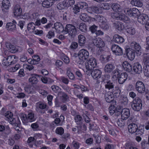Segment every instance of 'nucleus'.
<instances>
[{
  "label": "nucleus",
  "mask_w": 149,
  "mask_h": 149,
  "mask_svg": "<svg viewBox=\"0 0 149 149\" xmlns=\"http://www.w3.org/2000/svg\"><path fill=\"white\" fill-rule=\"evenodd\" d=\"M100 25L101 28L104 30H108L109 29V26L106 23L105 20L104 21V22L100 24Z\"/></svg>",
  "instance_id": "obj_54"
},
{
  "label": "nucleus",
  "mask_w": 149,
  "mask_h": 149,
  "mask_svg": "<svg viewBox=\"0 0 149 149\" xmlns=\"http://www.w3.org/2000/svg\"><path fill=\"white\" fill-rule=\"evenodd\" d=\"M138 22L142 24H144L147 22L149 19V17L147 15L145 14H140L137 17Z\"/></svg>",
  "instance_id": "obj_10"
},
{
  "label": "nucleus",
  "mask_w": 149,
  "mask_h": 149,
  "mask_svg": "<svg viewBox=\"0 0 149 149\" xmlns=\"http://www.w3.org/2000/svg\"><path fill=\"white\" fill-rule=\"evenodd\" d=\"M8 61V60L7 56H6L2 60V64L4 66H8L10 65Z\"/></svg>",
  "instance_id": "obj_62"
},
{
  "label": "nucleus",
  "mask_w": 149,
  "mask_h": 149,
  "mask_svg": "<svg viewBox=\"0 0 149 149\" xmlns=\"http://www.w3.org/2000/svg\"><path fill=\"white\" fill-rule=\"evenodd\" d=\"M6 46L9 51L12 53L20 52L22 50L21 47L18 46L13 45L10 43H7L6 44Z\"/></svg>",
  "instance_id": "obj_8"
},
{
  "label": "nucleus",
  "mask_w": 149,
  "mask_h": 149,
  "mask_svg": "<svg viewBox=\"0 0 149 149\" xmlns=\"http://www.w3.org/2000/svg\"><path fill=\"white\" fill-rule=\"evenodd\" d=\"M77 4L80 9H86L88 8V4L84 2H80L78 3Z\"/></svg>",
  "instance_id": "obj_43"
},
{
  "label": "nucleus",
  "mask_w": 149,
  "mask_h": 149,
  "mask_svg": "<svg viewBox=\"0 0 149 149\" xmlns=\"http://www.w3.org/2000/svg\"><path fill=\"white\" fill-rule=\"evenodd\" d=\"M134 143L132 142H128L125 145V147L126 149H130L133 145Z\"/></svg>",
  "instance_id": "obj_64"
},
{
  "label": "nucleus",
  "mask_w": 149,
  "mask_h": 149,
  "mask_svg": "<svg viewBox=\"0 0 149 149\" xmlns=\"http://www.w3.org/2000/svg\"><path fill=\"white\" fill-rule=\"evenodd\" d=\"M111 48L113 52L116 55L120 56L123 54L122 49L117 45H113Z\"/></svg>",
  "instance_id": "obj_12"
},
{
  "label": "nucleus",
  "mask_w": 149,
  "mask_h": 149,
  "mask_svg": "<svg viewBox=\"0 0 149 149\" xmlns=\"http://www.w3.org/2000/svg\"><path fill=\"white\" fill-rule=\"evenodd\" d=\"M77 56H78L79 59L80 60V61H79V63L81 64L83 63L84 61L87 60L88 58L89 53L87 50L82 49L79 51L78 54L74 53L73 56L76 57Z\"/></svg>",
  "instance_id": "obj_1"
},
{
  "label": "nucleus",
  "mask_w": 149,
  "mask_h": 149,
  "mask_svg": "<svg viewBox=\"0 0 149 149\" xmlns=\"http://www.w3.org/2000/svg\"><path fill=\"white\" fill-rule=\"evenodd\" d=\"M6 27L7 30L10 31L15 30L16 29V25L11 22L7 23Z\"/></svg>",
  "instance_id": "obj_35"
},
{
  "label": "nucleus",
  "mask_w": 149,
  "mask_h": 149,
  "mask_svg": "<svg viewBox=\"0 0 149 149\" xmlns=\"http://www.w3.org/2000/svg\"><path fill=\"white\" fill-rule=\"evenodd\" d=\"M97 26L95 25L91 26L89 29L93 34H95L97 31Z\"/></svg>",
  "instance_id": "obj_60"
},
{
  "label": "nucleus",
  "mask_w": 149,
  "mask_h": 149,
  "mask_svg": "<svg viewBox=\"0 0 149 149\" xmlns=\"http://www.w3.org/2000/svg\"><path fill=\"white\" fill-rule=\"evenodd\" d=\"M111 7L112 9L116 12H120L121 10V8L120 6L117 3L113 4Z\"/></svg>",
  "instance_id": "obj_39"
},
{
  "label": "nucleus",
  "mask_w": 149,
  "mask_h": 149,
  "mask_svg": "<svg viewBox=\"0 0 149 149\" xmlns=\"http://www.w3.org/2000/svg\"><path fill=\"white\" fill-rule=\"evenodd\" d=\"M97 62L96 59L93 57L90 58L87 63H86L85 66L86 69L88 71L92 70L97 66Z\"/></svg>",
  "instance_id": "obj_6"
},
{
  "label": "nucleus",
  "mask_w": 149,
  "mask_h": 149,
  "mask_svg": "<svg viewBox=\"0 0 149 149\" xmlns=\"http://www.w3.org/2000/svg\"><path fill=\"white\" fill-rule=\"evenodd\" d=\"M55 132L57 134L62 135L64 133V130L61 127H58L56 130Z\"/></svg>",
  "instance_id": "obj_49"
},
{
  "label": "nucleus",
  "mask_w": 149,
  "mask_h": 149,
  "mask_svg": "<svg viewBox=\"0 0 149 149\" xmlns=\"http://www.w3.org/2000/svg\"><path fill=\"white\" fill-rule=\"evenodd\" d=\"M126 31L127 33L130 35H133L135 33V29L133 27H128L126 29Z\"/></svg>",
  "instance_id": "obj_53"
},
{
  "label": "nucleus",
  "mask_w": 149,
  "mask_h": 149,
  "mask_svg": "<svg viewBox=\"0 0 149 149\" xmlns=\"http://www.w3.org/2000/svg\"><path fill=\"white\" fill-rule=\"evenodd\" d=\"M78 38L79 45L81 46L85 45L86 42L85 37L82 35L80 34L78 36Z\"/></svg>",
  "instance_id": "obj_32"
},
{
  "label": "nucleus",
  "mask_w": 149,
  "mask_h": 149,
  "mask_svg": "<svg viewBox=\"0 0 149 149\" xmlns=\"http://www.w3.org/2000/svg\"><path fill=\"white\" fill-rule=\"evenodd\" d=\"M101 78L100 79V82L102 83H103L104 84L106 83V82L109 81V80L110 78V76L108 74H104L101 76Z\"/></svg>",
  "instance_id": "obj_36"
},
{
  "label": "nucleus",
  "mask_w": 149,
  "mask_h": 149,
  "mask_svg": "<svg viewBox=\"0 0 149 149\" xmlns=\"http://www.w3.org/2000/svg\"><path fill=\"white\" fill-rule=\"evenodd\" d=\"M117 109V108H116L113 105L110 106L109 108L110 114L111 115H113L114 113H115V110H116Z\"/></svg>",
  "instance_id": "obj_57"
},
{
  "label": "nucleus",
  "mask_w": 149,
  "mask_h": 149,
  "mask_svg": "<svg viewBox=\"0 0 149 149\" xmlns=\"http://www.w3.org/2000/svg\"><path fill=\"white\" fill-rule=\"evenodd\" d=\"M128 128L129 132L132 134H133L136 131V129L138 128V126L136 124L131 123L128 125Z\"/></svg>",
  "instance_id": "obj_29"
},
{
  "label": "nucleus",
  "mask_w": 149,
  "mask_h": 149,
  "mask_svg": "<svg viewBox=\"0 0 149 149\" xmlns=\"http://www.w3.org/2000/svg\"><path fill=\"white\" fill-rule=\"evenodd\" d=\"M80 19L84 22H90L91 21V18L88 16L85 13H81L80 16Z\"/></svg>",
  "instance_id": "obj_30"
},
{
  "label": "nucleus",
  "mask_w": 149,
  "mask_h": 149,
  "mask_svg": "<svg viewBox=\"0 0 149 149\" xmlns=\"http://www.w3.org/2000/svg\"><path fill=\"white\" fill-rule=\"evenodd\" d=\"M121 117L122 119L124 120H126L130 115V109L127 108H123L122 109L120 113Z\"/></svg>",
  "instance_id": "obj_15"
},
{
  "label": "nucleus",
  "mask_w": 149,
  "mask_h": 149,
  "mask_svg": "<svg viewBox=\"0 0 149 149\" xmlns=\"http://www.w3.org/2000/svg\"><path fill=\"white\" fill-rule=\"evenodd\" d=\"M61 59L66 64H68L70 62V60L69 58L65 54H64L61 57Z\"/></svg>",
  "instance_id": "obj_51"
},
{
  "label": "nucleus",
  "mask_w": 149,
  "mask_h": 149,
  "mask_svg": "<svg viewBox=\"0 0 149 149\" xmlns=\"http://www.w3.org/2000/svg\"><path fill=\"white\" fill-rule=\"evenodd\" d=\"M42 77L36 74H32L31 76L29 79V81L32 84H37L38 82V78Z\"/></svg>",
  "instance_id": "obj_17"
},
{
  "label": "nucleus",
  "mask_w": 149,
  "mask_h": 149,
  "mask_svg": "<svg viewBox=\"0 0 149 149\" xmlns=\"http://www.w3.org/2000/svg\"><path fill=\"white\" fill-rule=\"evenodd\" d=\"M79 143L75 141H74L72 143V149H78L79 148Z\"/></svg>",
  "instance_id": "obj_59"
},
{
  "label": "nucleus",
  "mask_w": 149,
  "mask_h": 149,
  "mask_svg": "<svg viewBox=\"0 0 149 149\" xmlns=\"http://www.w3.org/2000/svg\"><path fill=\"white\" fill-rule=\"evenodd\" d=\"M115 68V66L112 64L108 63L106 65L104 68L105 72L109 73L112 72Z\"/></svg>",
  "instance_id": "obj_28"
},
{
  "label": "nucleus",
  "mask_w": 149,
  "mask_h": 149,
  "mask_svg": "<svg viewBox=\"0 0 149 149\" xmlns=\"http://www.w3.org/2000/svg\"><path fill=\"white\" fill-rule=\"evenodd\" d=\"M119 71L120 70L118 69H116L114 70L113 71V77L114 76H115L116 77L118 78L120 75L119 72Z\"/></svg>",
  "instance_id": "obj_63"
},
{
  "label": "nucleus",
  "mask_w": 149,
  "mask_h": 149,
  "mask_svg": "<svg viewBox=\"0 0 149 149\" xmlns=\"http://www.w3.org/2000/svg\"><path fill=\"white\" fill-rule=\"evenodd\" d=\"M111 16L113 19L122 21L125 23H129L130 22V18L124 14L122 13H112Z\"/></svg>",
  "instance_id": "obj_3"
},
{
  "label": "nucleus",
  "mask_w": 149,
  "mask_h": 149,
  "mask_svg": "<svg viewBox=\"0 0 149 149\" xmlns=\"http://www.w3.org/2000/svg\"><path fill=\"white\" fill-rule=\"evenodd\" d=\"M130 3L133 6L138 7H141L143 5V3L139 0H132Z\"/></svg>",
  "instance_id": "obj_37"
},
{
  "label": "nucleus",
  "mask_w": 149,
  "mask_h": 149,
  "mask_svg": "<svg viewBox=\"0 0 149 149\" xmlns=\"http://www.w3.org/2000/svg\"><path fill=\"white\" fill-rule=\"evenodd\" d=\"M54 2V0H45L43 1L42 5L44 8H48L51 7Z\"/></svg>",
  "instance_id": "obj_27"
},
{
  "label": "nucleus",
  "mask_w": 149,
  "mask_h": 149,
  "mask_svg": "<svg viewBox=\"0 0 149 149\" xmlns=\"http://www.w3.org/2000/svg\"><path fill=\"white\" fill-rule=\"evenodd\" d=\"M13 114L10 111H7L5 114V119L7 120H8L13 116Z\"/></svg>",
  "instance_id": "obj_61"
},
{
  "label": "nucleus",
  "mask_w": 149,
  "mask_h": 149,
  "mask_svg": "<svg viewBox=\"0 0 149 149\" xmlns=\"http://www.w3.org/2000/svg\"><path fill=\"white\" fill-rule=\"evenodd\" d=\"M132 70L136 74H140L142 72V68L141 65L139 63L136 62L134 64Z\"/></svg>",
  "instance_id": "obj_18"
},
{
  "label": "nucleus",
  "mask_w": 149,
  "mask_h": 149,
  "mask_svg": "<svg viewBox=\"0 0 149 149\" xmlns=\"http://www.w3.org/2000/svg\"><path fill=\"white\" fill-rule=\"evenodd\" d=\"M128 75L127 73L123 72L121 74L118 78V82L120 84H123L127 78Z\"/></svg>",
  "instance_id": "obj_21"
},
{
  "label": "nucleus",
  "mask_w": 149,
  "mask_h": 149,
  "mask_svg": "<svg viewBox=\"0 0 149 149\" xmlns=\"http://www.w3.org/2000/svg\"><path fill=\"white\" fill-rule=\"evenodd\" d=\"M115 82L109 80L105 84V89L108 90L113 89L115 86Z\"/></svg>",
  "instance_id": "obj_26"
},
{
  "label": "nucleus",
  "mask_w": 149,
  "mask_h": 149,
  "mask_svg": "<svg viewBox=\"0 0 149 149\" xmlns=\"http://www.w3.org/2000/svg\"><path fill=\"white\" fill-rule=\"evenodd\" d=\"M135 52L132 49L128 48L125 49V53L128 58L130 60H133L134 58Z\"/></svg>",
  "instance_id": "obj_13"
},
{
  "label": "nucleus",
  "mask_w": 149,
  "mask_h": 149,
  "mask_svg": "<svg viewBox=\"0 0 149 149\" xmlns=\"http://www.w3.org/2000/svg\"><path fill=\"white\" fill-rule=\"evenodd\" d=\"M57 32L61 33L64 31V28L62 24L59 22H56L54 24V27Z\"/></svg>",
  "instance_id": "obj_19"
},
{
  "label": "nucleus",
  "mask_w": 149,
  "mask_h": 149,
  "mask_svg": "<svg viewBox=\"0 0 149 149\" xmlns=\"http://www.w3.org/2000/svg\"><path fill=\"white\" fill-rule=\"evenodd\" d=\"M142 104L141 100L138 97H136L131 102V106L134 111H138L142 108Z\"/></svg>",
  "instance_id": "obj_4"
},
{
  "label": "nucleus",
  "mask_w": 149,
  "mask_h": 149,
  "mask_svg": "<svg viewBox=\"0 0 149 149\" xmlns=\"http://www.w3.org/2000/svg\"><path fill=\"white\" fill-rule=\"evenodd\" d=\"M36 111L38 113L41 114L45 113V111L47 110V105L45 104L40 102L36 103Z\"/></svg>",
  "instance_id": "obj_9"
},
{
  "label": "nucleus",
  "mask_w": 149,
  "mask_h": 149,
  "mask_svg": "<svg viewBox=\"0 0 149 149\" xmlns=\"http://www.w3.org/2000/svg\"><path fill=\"white\" fill-rule=\"evenodd\" d=\"M71 9L73 10V12L75 14H77L79 13L80 9L78 5V4L74 5L71 8Z\"/></svg>",
  "instance_id": "obj_47"
},
{
  "label": "nucleus",
  "mask_w": 149,
  "mask_h": 149,
  "mask_svg": "<svg viewBox=\"0 0 149 149\" xmlns=\"http://www.w3.org/2000/svg\"><path fill=\"white\" fill-rule=\"evenodd\" d=\"M3 8L2 9L3 12L6 13L7 12L8 10L9 9L10 6V3L8 0H3L2 2Z\"/></svg>",
  "instance_id": "obj_22"
},
{
  "label": "nucleus",
  "mask_w": 149,
  "mask_h": 149,
  "mask_svg": "<svg viewBox=\"0 0 149 149\" xmlns=\"http://www.w3.org/2000/svg\"><path fill=\"white\" fill-rule=\"evenodd\" d=\"M143 62L144 65H149V53H144L143 56Z\"/></svg>",
  "instance_id": "obj_34"
},
{
  "label": "nucleus",
  "mask_w": 149,
  "mask_h": 149,
  "mask_svg": "<svg viewBox=\"0 0 149 149\" xmlns=\"http://www.w3.org/2000/svg\"><path fill=\"white\" fill-rule=\"evenodd\" d=\"M9 64L10 65L12 64H14L15 63V60H14L15 59V56H7Z\"/></svg>",
  "instance_id": "obj_48"
},
{
  "label": "nucleus",
  "mask_w": 149,
  "mask_h": 149,
  "mask_svg": "<svg viewBox=\"0 0 149 149\" xmlns=\"http://www.w3.org/2000/svg\"><path fill=\"white\" fill-rule=\"evenodd\" d=\"M21 118L23 123L25 125H27L28 121L26 115L22 114L21 116Z\"/></svg>",
  "instance_id": "obj_52"
},
{
  "label": "nucleus",
  "mask_w": 149,
  "mask_h": 149,
  "mask_svg": "<svg viewBox=\"0 0 149 149\" xmlns=\"http://www.w3.org/2000/svg\"><path fill=\"white\" fill-rule=\"evenodd\" d=\"M125 13L130 17H137L140 14V12L138 9L136 8H126L124 9Z\"/></svg>",
  "instance_id": "obj_5"
},
{
  "label": "nucleus",
  "mask_w": 149,
  "mask_h": 149,
  "mask_svg": "<svg viewBox=\"0 0 149 149\" xmlns=\"http://www.w3.org/2000/svg\"><path fill=\"white\" fill-rule=\"evenodd\" d=\"M113 26L116 29L121 31L125 28L123 24L120 21H116L113 24Z\"/></svg>",
  "instance_id": "obj_20"
},
{
  "label": "nucleus",
  "mask_w": 149,
  "mask_h": 149,
  "mask_svg": "<svg viewBox=\"0 0 149 149\" xmlns=\"http://www.w3.org/2000/svg\"><path fill=\"white\" fill-rule=\"evenodd\" d=\"M91 71V74L94 79H97L101 77L102 71L98 69L92 70Z\"/></svg>",
  "instance_id": "obj_14"
},
{
  "label": "nucleus",
  "mask_w": 149,
  "mask_h": 149,
  "mask_svg": "<svg viewBox=\"0 0 149 149\" xmlns=\"http://www.w3.org/2000/svg\"><path fill=\"white\" fill-rule=\"evenodd\" d=\"M130 47L135 52L137 56H140L142 52L141 47L139 43L136 42H133L130 44Z\"/></svg>",
  "instance_id": "obj_7"
},
{
  "label": "nucleus",
  "mask_w": 149,
  "mask_h": 149,
  "mask_svg": "<svg viewBox=\"0 0 149 149\" xmlns=\"http://www.w3.org/2000/svg\"><path fill=\"white\" fill-rule=\"evenodd\" d=\"M34 141H36V139L34 137L31 136L29 137L27 140V143L29 144V145L31 147H32L33 144L31 143Z\"/></svg>",
  "instance_id": "obj_56"
},
{
  "label": "nucleus",
  "mask_w": 149,
  "mask_h": 149,
  "mask_svg": "<svg viewBox=\"0 0 149 149\" xmlns=\"http://www.w3.org/2000/svg\"><path fill=\"white\" fill-rule=\"evenodd\" d=\"M93 42L97 47L99 48L104 47L105 45L104 42L100 38L93 39Z\"/></svg>",
  "instance_id": "obj_16"
},
{
  "label": "nucleus",
  "mask_w": 149,
  "mask_h": 149,
  "mask_svg": "<svg viewBox=\"0 0 149 149\" xmlns=\"http://www.w3.org/2000/svg\"><path fill=\"white\" fill-rule=\"evenodd\" d=\"M58 94L59 95H62V100L63 102L68 101L69 100V96L66 93L62 91H60L58 93Z\"/></svg>",
  "instance_id": "obj_38"
},
{
  "label": "nucleus",
  "mask_w": 149,
  "mask_h": 149,
  "mask_svg": "<svg viewBox=\"0 0 149 149\" xmlns=\"http://www.w3.org/2000/svg\"><path fill=\"white\" fill-rule=\"evenodd\" d=\"M35 24L33 22H31L28 24L27 26V29L29 31L31 29L33 30H35Z\"/></svg>",
  "instance_id": "obj_58"
},
{
  "label": "nucleus",
  "mask_w": 149,
  "mask_h": 149,
  "mask_svg": "<svg viewBox=\"0 0 149 149\" xmlns=\"http://www.w3.org/2000/svg\"><path fill=\"white\" fill-rule=\"evenodd\" d=\"M113 41L116 43L120 44L124 42V39L119 35L115 34L113 36Z\"/></svg>",
  "instance_id": "obj_25"
},
{
  "label": "nucleus",
  "mask_w": 149,
  "mask_h": 149,
  "mask_svg": "<svg viewBox=\"0 0 149 149\" xmlns=\"http://www.w3.org/2000/svg\"><path fill=\"white\" fill-rule=\"evenodd\" d=\"M120 93L121 91L119 86L118 85L115 86V89L113 92V95H115L116 97H118L120 95Z\"/></svg>",
  "instance_id": "obj_40"
},
{
  "label": "nucleus",
  "mask_w": 149,
  "mask_h": 149,
  "mask_svg": "<svg viewBox=\"0 0 149 149\" xmlns=\"http://www.w3.org/2000/svg\"><path fill=\"white\" fill-rule=\"evenodd\" d=\"M104 98L107 102L108 103L111 102L114 99L113 93H105L104 95Z\"/></svg>",
  "instance_id": "obj_31"
},
{
  "label": "nucleus",
  "mask_w": 149,
  "mask_h": 149,
  "mask_svg": "<svg viewBox=\"0 0 149 149\" xmlns=\"http://www.w3.org/2000/svg\"><path fill=\"white\" fill-rule=\"evenodd\" d=\"M20 65L19 64H17L13 67H11L9 69V71L10 72H14L18 70L20 67Z\"/></svg>",
  "instance_id": "obj_50"
},
{
  "label": "nucleus",
  "mask_w": 149,
  "mask_h": 149,
  "mask_svg": "<svg viewBox=\"0 0 149 149\" xmlns=\"http://www.w3.org/2000/svg\"><path fill=\"white\" fill-rule=\"evenodd\" d=\"M27 116L28 122H31L36 120V118L34 117V114L33 113H30Z\"/></svg>",
  "instance_id": "obj_44"
},
{
  "label": "nucleus",
  "mask_w": 149,
  "mask_h": 149,
  "mask_svg": "<svg viewBox=\"0 0 149 149\" xmlns=\"http://www.w3.org/2000/svg\"><path fill=\"white\" fill-rule=\"evenodd\" d=\"M143 71L145 75L149 77V65H144Z\"/></svg>",
  "instance_id": "obj_45"
},
{
  "label": "nucleus",
  "mask_w": 149,
  "mask_h": 149,
  "mask_svg": "<svg viewBox=\"0 0 149 149\" xmlns=\"http://www.w3.org/2000/svg\"><path fill=\"white\" fill-rule=\"evenodd\" d=\"M65 34L68 33L69 37L73 38L77 34V30L75 26L72 24H67L64 28Z\"/></svg>",
  "instance_id": "obj_2"
},
{
  "label": "nucleus",
  "mask_w": 149,
  "mask_h": 149,
  "mask_svg": "<svg viewBox=\"0 0 149 149\" xmlns=\"http://www.w3.org/2000/svg\"><path fill=\"white\" fill-rule=\"evenodd\" d=\"M122 65L124 70L128 72H130L132 70L131 65L127 61L123 62Z\"/></svg>",
  "instance_id": "obj_24"
},
{
  "label": "nucleus",
  "mask_w": 149,
  "mask_h": 149,
  "mask_svg": "<svg viewBox=\"0 0 149 149\" xmlns=\"http://www.w3.org/2000/svg\"><path fill=\"white\" fill-rule=\"evenodd\" d=\"M75 122L77 125H81L83 120L82 117L80 115H77L74 117Z\"/></svg>",
  "instance_id": "obj_41"
},
{
  "label": "nucleus",
  "mask_w": 149,
  "mask_h": 149,
  "mask_svg": "<svg viewBox=\"0 0 149 149\" xmlns=\"http://www.w3.org/2000/svg\"><path fill=\"white\" fill-rule=\"evenodd\" d=\"M92 18L94 21L100 22V24L104 22V21L105 20V18L99 15H96L94 17Z\"/></svg>",
  "instance_id": "obj_33"
},
{
  "label": "nucleus",
  "mask_w": 149,
  "mask_h": 149,
  "mask_svg": "<svg viewBox=\"0 0 149 149\" xmlns=\"http://www.w3.org/2000/svg\"><path fill=\"white\" fill-rule=\"evenodd\" d=\"M128 102V100L126 97H122L121 102V104L122 106H126Z\"/></svg>",
  "instance_id": "obj_46"
},
{
  "label": "nucleus",
  "mask_w": 149,
  "mask_h": 149,
  "mask_svg": "<svg viewBox=\"0 0 149 149\" xmlns=\"http://www.w3.org/2000/svg\"><path fill=\"white\" fill-rule=\"evenodd\" d=\"M124 120V119H122L121 118V119H118L117 123L119 127H122L125 125Z\"/></svg>",
  "instance_id": "obj_55"
},
{
  "label": "nucleus",
  "mask_w": 149,
  "mask_h": 149,
  "mask_svg": "<svg viewBox=\"0 0 149 149\" xmlns=\"http://www.w3.org/2000/svg\"><path fill=\"white\" fill-rule=\"evenodd\" d=\"M135 88L138 92L141 93H144L145 90V86L141 81H138L135 84Z\"/></svg>",
  "instance_id": "obj_11"
},
{
  "label": "nucleus",
  "mask_w": 149,
  "mask_h": 149,
  "mask_svg": "<svg viewBox=\"0 0 149 149\" xmlns=\"http://www.w3.org/2000/svg\"><path fill=\"white\" fill-rule=\"evenodd\" d=\"M79 28L82 32H86L87 31V26L84 23H80L79 26Z\"/></svg>",
  "instance_id": "obj_42"
},
{
  "label": "nucleus",
  "mask_w": 149,
  "mask_h": 149,
  "mask_svg": "<svg viewBox=\"0 0 149 149\" xmlns=\"http://www.w3.org/2000/svg\"><path fill=\"white\" fill-rule=\"evenodd\" d=\"M22 10L19 5H16L14 7L13 13L16 17L20 16L22 14Z\"/></svg>",
  "instance_id": "obj_23"
}]
</instances>
